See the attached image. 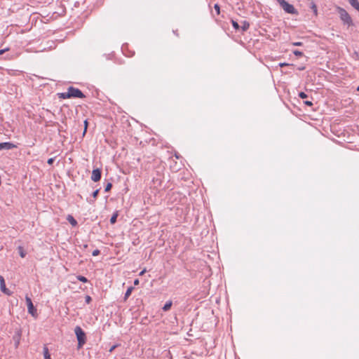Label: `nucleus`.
Returning a JSON list of instances; mask_svg holds the SVG:
<instances>
[{
  "instance_id": "25",
  "label": "nucleus",
  "mask_w": 359,
  "mask_h": 359,
  "mask_svg": "<svg viewBox=\"0 0 359 359\" xmlns=\"http://www.w3.org/2000/svg\"><path fill=\"white\" fill-rule=\"evenodd\" d=\"M292 45L295 46H301L303 45V43L300 42V41H299V42H294V43H292Z\"/></svg>"
},
{
  "instance_id": "32",
  "label": "nucleus",
  "mask_w": 359,
  "mask_h": 359,
  "mask_svg": "<svg viewBox=\"0 0 359 359\" xmlns=\"http://www.w3.org/2000/svg\"><path fill=\"white\" fill-rule=\"evenodd\" d=\"M139 283H140V281H139V280H138V279H135V280H134V285H139Z\"/></svg>"
},
{
  "instance_id": "11",
  "label": "nucleus",
  "mask_w": 359,
  "mask_h": 359,
  "mask_svg": "<svg viewBox=\"0 0 359 359\" xmlns=\"http://www.w3.org/2000/svg\"><path fill=\"white\" fill-rule=\"evenodd\" d=\"M67 219L74 226L77 224V222L72 215H68Z\"/></svg>"
},
{
  "instance_id": "14",
  "label": "nucleus",
  "mask_w": 359,
  "mask_h": 359,
  "mask_svg": "<svg viewBox=\"0 0 359 359\" xmlns=\"http://www.w3.org/2000/svg\"><path fill=\"white\" fill-rule=\"evenodd\" d=\"M118 215V212H116L113 214V215L111 216V217L110 219L111 224H114L116 223Z\"/></svg>"
},
{
  "instance_id": "15",
  "label": "nucleus",
  "mask_w": 359,
  "mask_h": 359,
  "mask_svg": "<svg viewBox=\"0 0 359 359\" xmlns=\"http://www.w3.org/2000/svg\"><path fill=\"white\" fill-rule=\"evenodd\" d=\"M250 27V24L246 22V21H243V23H242V26H241V29H243V31H246Z\"/></svg>"
},
{
  "instance_id": "13",
  "label": "nucleus",
  "mask_w": 359,
  "mask_h": 359,
  "mask_svg": "<svg viewBox=\"0 0 359 359\" xmlns=\"http://www.w3.org/2000/svg\"><path fill=\"white\" fill-rule=\"evenodd\" d=\"M171 306H172V302L169 301V302H166L165 304L163 306V310L165 311H167L170 309Z\"/></svg>"
},
{
  "instance_id": "36",
  "label": "nucleus",
  "mask_w": 359,
  "mask_h": 359,
  "mask_svg": "<svg viewBox=\"0 0 359 359\" xmlns=\"http://www.w3.org/2000/svg\"><path fill=\"white\" fill-rule=\"evenodd\" d=\"M357 90H358V91H359V86H358V87L357 88Z\"/></svg>"
},
{
  "instance_id": "5",
  "label": "nucleus",
  "mask_w": 359,
  "mask_h": 359,
  "mask_svg": "<svg viewBox=\"0 0 359 359\" xmlns=\"http://www.w3.org/2000/svg\"><path fill=\"white\" fill-rule=\"evenodd\" d=\"M25 300L27 306V309L29 313H30L34 318H37L38 313L36 308L34 306V304L32 302V299L28 297H25Z\"/></svg>"
},
{
  "instance_id": "6",
  "label": "nucleus",
  "mask_w": 359,
  "mask_h": 359,
  "mask_svg": "<svg viewBox=\"0 0 359 359\" xmlns=\"http://www.w3.org/2000/svg\"><path fill=\"white\" fill-rule=\"evenodd\" d=\"M100 179H101V170H100V169H99V168L94 169L92 171L91 180L93 182H96L100 181Z\"/></svg>"
},
{
  "instance_id": "17",
  "label": "nucleus",
  "mask_w": 359,
  "mask_h": 359,
  "mask_svg": "<svg viewBox=\"0 0 359 359\" xmlns=\"http://www.w3.org/2000/svg\"><path fill=\"white\" fill-rule=\"evenodd\" d=\"M231 23H232V25H233V28L235 29H236V30L239 29L240 26H239V25H238V23L237 22H236L234 20H232Z\"/></svg>"
},
{
  "instance_id": "7",
  "label": "nucleus",
  "mask_w": 359,
  "mask_h": 359,
  "mask_svg": "<svg viewBox=\"0 0 359 359\" xmlns=\"http://www.w3.org/2000/svg\"><path fill=\"white\" fill-rule=\"evenodd\" d=\"M16 147H17L16 145H15L13 143H11V142L0 143V150L4 149H14Z\"/></svg>"
},
{
  "instance_id": "27",
  "label": "nucleus",
  "mask_w": 359,
  "mask_h": 359,
  "mask_svg": "<svg viewBox=\"0 0 359 359\" xmlns=\"http://www.w3.org/2000/svg\"><path fill=\"white\" fill-rule=\"evenodd\" d=\"M53 161H54V158H49V159L48 160V163L49 165H52V164H53Z\"/></svg>"
},
{
  "instance_id": "20",
  "label": "nucleus",
  "mask_w": 359,
  "mask_h": 359,
  "mask_svg": "<svg viewBox=\"0 0 359 359\" xmlns=\"http://www.w3.org/2000/svg\"><path fill=\"white\" fill-rule=\"evenodd\" d=\"M299 97H301L302 99H304L307 97V95L304 92H300L299 93Z\"/></svg>"
},
{
  "instance_id": "29",
  "label": "nucleus",
  "mask_w": 359,
  "mask_h": 359,
  "mask_svg": "<svg viewBox=\"0 0 359 359\" xmlns=\"http://www.w3.org/2000/svg\"><path fill=\"white\" fill-rule=\"evenodd\" d=\"M116 347H117V345H114L111 346L109 349V352L111 353L116 348Z\"/></svg>"
},
{
  "instance_id": "12",
  "label": "nucleus",
  "mask_w": 359,
  "mask_h": 359,
  "mask_svg": "<svg viewBox=\"0 0 359 359\" xmlns=\"http://www.w3.org/2000/svg\"><path fill=\"white\" fill-rule=\"evenodd\" d=\"M133 290V287H130L128 288V290H126V292L125 293V297H124L125 300H126L130 296Z\"/></svg>"
},
{
  "instance_id": "19",
  "label": "nucleus",
  "mask_w": 359,
  "mask_h": 359,
  "mask_svg": "<svg viewBox=\"0 0 359 359\" xmlns=\"http://www.w3.org/2000/svg\"><path fill=\"white\" fill-rule=\"evenodd\" d=\"M214 8H215V10L217 12V14L219 15L220 14V7H219V6L218 4H215Z\"/></svg>"
},
{
  "instance_id": "2",
  "label": "nucleus",
  "mask_w": 359,
  "mask_h": 359,
  "mask_svg": "<svg viewBox=\"0 0 359 359\" xmlns=\"http://www.w3.org/2000/svg\"><path fill=\"white\" fill-rule=\"evenodd\" d=\"M337 11L339 15L340 19L344 24L348 26L353 25V21L350 15L347 13V11L345 9L338 6L337 7Z\"/></svg>"
},
{
  "instance_id": "34",
  "label": "nucleus",
  "mask_w": 359,
  "mask_h": 359,
  "mask_svg": "<svg viewBox=\"0 0 359 359\" xmlns=\"http://www.w3.org/2000/svg\"><path fill=\"white\" fill-rule=\"evenodd\" d=\"M90 299H91L90 297H89V296H87V297H86V302H87L88 303V302H90Z\"/></svg>"
},
{
  "instance_id": "35",
  "label": "nucleus",
  "mask_w": 359,
  "mask_h": 359,
  "mask_svg": "<svg viewBox=\"0 0 359 359\" xmlns=\"http://www.w3.org/2000/svg\"><path fill=\"white\" fill-rule=\"evenodd\" d=\"M1 281H4V278L3 276H0V283H1Z\"/></svg>"
},
{
  "instance_id": "8",
  "label": "nucleus",
  "mask_w": 359,
  "mask_h": 359,
  "mask_svg": "<svg viewBox=\"0 0 359 359\" xmlns=\"http://www.w3.org/2000/svg\"><path fill=\"white\" fill-rule=\"evenodd\" d=\"M0 286H1V290L8 294V295H11V292H10L9 290H8L6 287V284H5V280L4 281H1V283H0Z\"/></svg>"
},
{
  "instance_id": "22",
  "label": "nucleus",
  "mask_w": 359,
  "mask_h": 359,
  "mask_svg": "<svg viewBox=\"0 0 359 359\" xmlns=\"http://www.w3.org/2000/svg\"><path fill=\"white\" fill-rule=\"evenodd\" d=\"M19 250H20V257H25V253L23 252L22 250V248L21 247L19 248Z\"/></svg>"
},
{
  "instance_id": "26",
  "label": "nucleus",
  "mask_w": 359,
  "mask_h": 359,
  "mask_svg": "<svg viewBox=\"0 0 359 359\" xmlns=\"http://www.w3.org/2000/svg\"><path fill=\"white\" fill-rule=\"evenodd\" d=\"M98 193H99V189H97L95 190L93 193V196L94 198H96L97 195H98Z\"/></svg>"
},
{
  "instance_id": "18",
  "label": "nucleus",
  "mask_w": 359,
  "mask_h": 359,
  "mask_svg": "<svg viewBox=\"0 0 359 359\" xmlns=\"http://www.w3.org/2000/svg\"><path fill=\"white\" fill-rule=\"evenodd\" d=\"M293 53L296 55V56H298V57H302L303 56V53L299 51V50H295L293 51Z\"/></svg>"
},
{
  "instance_id": "30",
  "label": "nucleus",
  "mask_w": 359,
  "mask_h": 359,
  "mask_svg": "<svg viewBox=\"0 0 359 359\" xmlns=\"http://www.w3.org/2000/svg\"><path fill=\"white\" fill-rule=\"evenodd\" d=\"M8 50V48L0 50V55L4 53L6 51Z\"/></svg>"
},
{
  "instance_id": "10",
  "label": "nucleus",
  "mask_w": 359,
  "mask_h": 359,
  "mask_svg": "<svg viewBox=\"0 0 359 359\" xmlns=\"http://www.w3.org/2000/svg\"><path fill=\"white\" fill-rule=\"evenodd\" d=\"M43 355L45 359H51L48 348L46 346L43 347Z\"/></svg>"
},
{
  "instance_id": "28",
  "label": "nucleus",
  "mask_w": 359,
  "mask_h": 359,
  "mask_svg": "<svg viewBox=\"0 0 359 359\" xmlns=\"http://www.w3.org/2000/svg\"><path fill=\"white\" fill-rule=\"evenodd\" d=\"M304 104L308 105V106H312L313 105V103L311 101H305Z\"/></svg>"
},
{
  "instance_id": "31",
  "label": "nucleus",
  "mask_w": 359,
  "mask_h": 359,
  "mask_svg": "<svg viewBox=\"0 0 359 359\" xmlns=\"http://www.w3.org/2000/svg\"><path fill=\"white\" fill-rule=\"evenodd\" d=\"M147 271L146 269H144L140 273V276H143L145 272Z\"/></svg>"
},
{
  "instance_id": "21",
  "label": "nucleus",
  "mask_w": 359,
  "mask_h": 359,
  "mask_svg": "<svg viewBox=\"0 0 359 359\" xmlns=\"http://www.w3.org/2000/svg\"><path fill=\"white\" fill-rule=\"evenodd\" d=\"M111 187H112L111 184V183H108V184H107V186L105 187V189H104V191H105L106 192H107V191H110V190H111Z\"/></svg>"
},
{
  "instance_id": "16",
  "label": "nucleus",
  "mask_w": 359,
  "mask_h": 359,
  "mask_svg": "<svg viewBox=\"0 0 359 359\" xmlns=\"http://www.w3.org/2000/svg\"><path fill=\"white\" fill-rule=\"evenodd\" d=\"M77 279L79 280H80L81 282H83V283H87L88 282V279L86 277L82 276H77Z\"/></svg>"
},
{
  "instance_id": "3",
  "label": "nucleus",
  "mask_w": 359,
  "mask_h": 359,
  "mask_svg": "<svg viewBox=\"0 0 359 359\" xmlns=\"http://www.w3.org/2000/svg\"><path fill=\"white\" fill-rule=\"evenodd\" d=\"M74 332L78 340V348H80L86 344V334L79 326L75 327Z\"/></svg>"
},
{
  "instance_id": "1",
  "label": "nucleus",
  "mask_w": 359,
  "mask_h": 359,
  "mask_svg": "<svg viewBox=\"0 0 359 359\" xmlns=\"http://www.w3.org/2000/svg\"><path fill=\"white\" fill-rule=\"evenodd\" d=\"M58 97L62 99L83 98L85 95L79 89L70 86L67 92L59 93Z\"/></svg>"
},
{
  "instance_id": "24",
  "label": "nucleus",
  "mask_w": 359,
  "mask_h": 359,
  "mask_svg": "<svg viewBox=\"0 0 359 359\" xmlns=\"http://www.w3.org/2000/svg\"><path fill=\"white\" fill-rule=\"evenodd\" d=\"M99 254H100V250L97 249L95 250L92 253L93 256H97Z\"/></svg>"
},
{
  "instance_id": "33",
  "label": "nucleus",
  "mask_w": 359,
  "mask_h": 359,
  "mask_svg": "<svg viewBox=\"0 0 359 359\" xmlns=\"http://www.w3.org/2000/svg\"><path fill=\"white\" fill-rule=\"evenodd\" d=\"M287 65H289V64H287V63H280V67L287 66Z\"/></svg>"
},
{
  "instance_id": "9",
  "label": "nucleus",
  "mask_w": 359,
  "mask_h": 359,
  "mask_svg": "<svg viewBox=\"0 0 359 359\" xmlns=\"http://www.w3.org/2000/svg\"><path fill=\"white\" fill-rule=\"evenodd\" d=\"M350 4L358 11H359V2L358 0H348Z\"/></svg>"
},
{
  "instance_id": "4",
  "label": "nucleus",
  "mask_w": 359,
  "mask_h": 359,
  "mask_svg": "<svg viewBox=\"0 0 359 359\" xmlns=\"http://www.w3.org/2000/svg\"><path fill=\"white\" fill-rule=\"evenodd\" d=\"M278 3L283 8V9L287 13L294 14L296 13V10L292 4H290L285 0H278Z\"/></svg>"
},
{
  "instance_id": "23",
  "label": "nucleus",
  "mask_w": 359,
  "mask_h": 359,
  "mask_svg": "<svg viewBox=\"0 0 359 359\" xmlns=\"http://www.w3.org/2000/svg\"><path fill=\"white\" fill-rule=\"evenodd\" d=\"M87 128H88V121L85 120L84 121V131H83V134L86 133V132L87 130Z\"/></svg>"
}]
</instances>
